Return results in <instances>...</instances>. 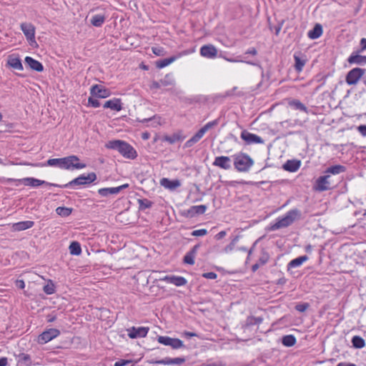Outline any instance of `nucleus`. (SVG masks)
Here are the masks:
<instances>
[{
  "label": "nucleus",
  "mask_w": 366,
  "mask_h": 366,
  "mask_svg": "<svg viewBox=\"0 0 366 366\" xmlns=\"http://www.w3.org/2000/svg\"><path fill=\"white\" fill-rule=\"evenodd\" d=\"M159 183L161 186L169 190H174L181 186L179 179L170 180L166 177L161 179Z\"/></svg>",
  "instance_id": "obj_23"
},
{
  "label": "nucleus",
  "mask_w": 366,
  "mask_h": 366,
  "mask_svg": "<svg viewBox=\"0 0 366 366\" xmlns=\"http://www.w3.org/2000/svg\"><path fill=\"white\" fill-rule=\"evenodd\" d=\"M16 285L17 287L22 290L25 287L24 281L23 280H17L16 281Z\"/></svg>",
  "instance_id": "obj_56"
},
{
  "label": "nucleus",
  "mask_w": 366,
  "mask_h": 366,
  "mask_svg": "<svg viewBox=\"0 0 366 366\" xmlns=\"http://www.w3.org/2000/svg\"><path fill=\"white\" fill-rule=\"evenodd\" d=\"M301 216V212L298 209H292L288 211L283 217L277 219L276 222L271 225V230L274 231L291 225Z\"/></svg>",
  "instance_id": "obj_2"
},
{
  "label": "nucleus",
  "mask_w": 366,
  "mask_h": 366,
  "mask_svg": "<svg viewBox=\"0 0 366 366\" xmlns=\"http://www.w3.org/2000/svg\"><path fill=\"white\" fill-rule=\"evenodd\" d=\"M25 63L32 69L39 72H41L44 70V66L42 64L33 59L31 56H26L25 57Z\"/></svg>",
  "instance_id": "obj_25"
},
{
  "label": "nucleus",
  "mask_w": 366,
  "mask_h": 366,
  "mask_svg": "<svg viewBox=\"0 0 366 366\" xmlns=\"http://www.w3.org/2000/svg\"><path fill=\"white\" fill-rule=\"evenodd\" d=\"M35 166L37 167H44V166H49V167H56L59 169H62V158H54V159H49L46 162V164H36Z\"/></svg>",
  "instance_id": "obj_32"
},
{
  "label": "nucleus",
  "mask_w": 366,
  "mask_h": 366,
  "mask_svg": "<svg viewBox=\"0 0 366 366\" xmlns=\"http://www.w3.org/2000/svg\"><path fill=\"white\" fill-rule=\"evenodd\" d=\"M294 59H295V70L297 72H300L302 70V69L305 64V60L302 59L300 57H299L298 56H296V55L294 56Z\"/></svg>",
  "instance_id": "obj_41"
},
{
  "label": "nucleus",
  "mask_w": 366,
  "mask_h": 366,
  "mask_svg": "<svg viewBox=\"0 0 366 366\" xmlns=\"http://www.w3.org/2000/svg\"><path fill=\"white\" fill-rule=\"evenodd\" d=\"M103 107L105 109H110L115 112H120L122 109V100L119 98H113L105 102Z\"/></svg>",
  "instance_id": "obj_21"
},
{
  "label": "nucleus",
  "mask_w": 366,
  "mask_h": 366,
  "mask_svg": "<svg viewBox=\"0 0 366 366\" xmlns=\"http://www.w3.org/2000/svg\"><path fill=\"white\" fill-rule=\"evenodd\" d=\"M202 277L206 279L214 280L217 277V274L215 272H209L204 273Z\"/></svg>",
  "instance_id": "obj_53"
},
{
  "label": "nucleus",
  "mask_w": 366,
  "mask_h": 366,
  "mask_svg": "<svg viewBox=\"0 0 366 366\" xmlns=\"http://www.w3.org/2000/svg\"><path fill=\"white\" fill-rule=\"evenodd\" d=\"M262 142L260 137L253 134V143H262Z\"/></svg>",
  "instance_id": "obj_58"
},
{
  "label": "nucleus",
  "mask_w": 366,
  "mask_h": 366,
  "mask_svg": "<svg viewBox=\"0 0 366 366\" xmlns=\"http://www.w3.org/2000/svg\"><path fill=\"white\" fill-rule=\"evenodd\" d=\"M199 245H195L193 248L188 252L184 257V263L193 265L194 264V258L197 252Z\"/></svg>",
  "instance_id": "obj_27"
},
{
  "label": "nucleus",
  "mask_w": 366,
  "mask_h": 366,
  "mask_svg": "<svg viewBox=\"0 0 366 366\" xmlns=\"http://www.w3.org/2000/svg\"><path fill=\"white\" fill-rule=\"evenodd\" d=\"M337 366H357V365L355 364L351 363V362H341L338 363Z\"/></svg>",
  "instance_id": "obj_59"
},
{
  "label": "nucleus",
  "mask_w": 366,
  "mask_h": 366,
  "mask_svg": "<svg viewBox=\"0 0 366 366\" xmlns=\"http://www.w3.org/2000/svg\"><path fill=\"white\" fill-rule=\"evenodd\" d=\"M330 175L326 174L317 179L314 185V189L318 192H324L331 188V184L329 181Z\"/></svg>",
  "instance_id": "obj_12"
},
{
  "label": "nucleus",
  "mask_w": 366,
  "mask_h": 366,
  "mask_svg": "<svg viewBox=\"0 0 366 366\" xmlns=\"http://www.w3.org/2000/svg\"><path fill=\"white\" fill-rule=\"evenodd\" d=\"M60 330L56 328H49L42 332L36 338L39 345H44L60 335Z\"/></svg>",
  "instance_id": "obj_6"
},
{
  "label": "nucleus",
  "mask_w": 366,
  "mask_h": 366,
  "mask_svg": "<svg viewBox=\"0 0 366 366\" xmlns=\"http://www.w3.org/2000/svg\"><path fill=\"white\" fill-rule=\"evenodd\" d=\"M207 234V230L206 229H199L194 230L192 232V235L194 237H202Z\"/></svg>",
  "instance_id": "obj_47"
},
{
  "label": "nucleus",
  "mask_w": 366,
  "mask_h": 366,
  "mask_svg": "<svg viewBox=\"0 0 366 366\" xmlns=\"http://www.w3.org/2000/svg\"><path fill=\"white\" fill-rule=\"evenodd\" d=\"M366 50V38H362L360 41V47L356 50L358 53H363Z\"/></svg>",
  "instance_id": "obj_48"
},
{
  "label": "nucleus",
  "mask_w": 366,
  "mask_h": 366,
  "mask_svg": "<svg viewBox=\"0 0 366 366\" xmlns=\"http://www.w3.org/2000/svg\"><path fill=\"white\" fill-rule=\"evenodd\" d=\"M233 157L234 167L238 171L244 172L249 169L252 164L249 156L244 153H238L234 155Z\"/></svg>",
  "instance_id": "obj_5"
},
{
  "label": "nucleus",
  "mask_w": 366,
  "mask_h": 366,
  "mask_svg": "<svg viewBox=\"0 0 366 366\" xmlns=\"http://www.w3.org/2000/svg\"><path fill=\"white\" fill-rule=\"evenodd\" d=\"M241 137L244 140L247 141L248 143H250L252 142V134L247 131H243L242 132Z\"/></svg>",
  "instance_id": "obj_51"
},
{
  "label": "nucleus",
  "mask_w": 366,
  "mask_h": 366,
  "mask_svg": "<svg viewBox=\"0 0 366 366\" xmlns=\"http://www.w3.org/2000/svg\"><path fill=\"white\" fill-rule=\"evenodd\" d=\"M200 54L207 59H214L217 56V49L212 44L203 45L200 48Z\"/></svg>",
  "instance_id": "obj_16"
},
{
  "label": "nucleus",
  "mask_w": 366,
  "mask_h": 366,
  "mask_svg": "<svg viewBox=\"0 0 366 366\" xmlns=\"http://www.w3.org/2000/svg\"><path fill=\"white\" fill-rule=\"evenodd\" d=\"M128 337L131 339L142 338L147 337L149 331V327H132L127 330Z\"/></svg>",
  "instance_id": "obj_11"
},
{
  "label": "nucleus",
  "mask_w": 366,
  "mask_h": 366,
  "mask_svg": "<svg viewBox=\"0 0 366 366\" xmlns=\"http://www.w3.org/2000/svg\"><path fill=\"white\" fill-rule=\"evenodd\" d=\"M19 362L24 364L25 366L31 365V359L29 355L21 353L19 355Z\"/></svg>",
  "instance_id": "obj_40"
},
{
  "label": "nucleus",
  "mask_w": 366,
  "mask_h": 366,
  "mask_svg": "<svg viewBox=\"0 0 366 366\" xmlns=\"http://www.w3.org/2000/svg\"><path fill=\"white\" fill-rule=\"evenodd\" d=\"M226 235V232L224 231H221L219 232V233H217L216 235H215V238L217 239H222L223 237H224Z\"/></svg>",
  "instance_id": "obj_57"
},
{
  "label": "nucleus",
  "mask_w": 366,
  "mask_h": 366,
  "mask_svg": "<svg viewBox=\"0 0 366 366\" xmlns=\"http://www.w3.org/2000/svg\"><path fill=\"white\" fill-rule=\"evenodd\" d=\"M361 54L362 53H358L357 51H352L347 59V62L351 65H366V56L361 55Z\"/></svg>",
  "instance_id": "obj_18"
},
{
  "label": "nucleus",
  "mask_w": 366,
  "mask_h": 366,
  "mask_svg": "<svg viewBox=\"0 0 366 366\" xmlns=\"http://www.w3.org/2000/svg\"><path fill=\"white\" fill-rule=\"evenodd\" d=\"M44 292L47 295H52L55 292V286L51 280H49L48 283L44 287Z\"/></svg>",
  "instance_id": "obj_43"
},
{
  "label": "nucleus",
  "mask_w": 366,
  "mask_h": 366,
  "mask_svg": "<svg viewBox=\"0 0 366 366\" xmlns=\"http://www.w3.org/2000/svg\"><path fill=\"white\" fill-rule=\"evenodd\" d=\"M152 87L158 89V88H159V84L157 81H154L152 84Z\"/></svg>",
  "instance_id": "obj_63"
},
{
  "label": "nucleus",
  "mask_w": 366,
  "mask_h": 366,
  "mask_svg": "<svg viewBox=\"0 0 366 366\" xmlns=\"http://www.w3.org/2000/svg\"><path fill=\"white\" fill-rule=\"evenodd\" d=\"M90 94L94 97L104 99L111 95V92L102 85L94 84L90 88Z\"/></svg>",
  "instance_id": "obj_14"
},
{
  "label": "nucleus",
  "mask_w": 366,
  "mask_h": 366,
  "mask_svg": "<svg viewBox=\"0 0 366 366\" xmlns=\"http://www.w3.org/2000/svg\"><path fill=\"white\" fill-rule=\"evenodd\" d=\"M34 225L33 221H22L12 224V229L14 231H23L29 228H31Z\"/></svg>",
  "instance_id": "obj_26"
},
{
  "label": "nucleus",
  "mask_w": 366,
  "mask_h": 366,
  "mask_svg": "<svg viewBox=\"0 0 366 366\" xmlns=\"http://www.w3.org/2000/svg\"><path fill=\"white\" fill-rule=\"evenodd\" d=\"M184 139L185 137L184 136L182 131L176 132L171 135H164L162 137V140L164 142H167L171 144L182 142Z\"/></svg>",
  "instance_id": "obj_20"
},
{
  "label": "nucleus",
  "mask_w": 366,
  "mask_h": 366,
  "mask_svg": "<svg viewBox=\"0 0 366 366\" xmlns=\"http://www.w3.org/2000/svg\"><path fill=\"white\" fill-rule=\"evenodd\" d=\"M138 202H139L140 207L144 209L149 208L152 207V202L147 199H139Z\"/></svg>",
  "instance_id": "obj_46"
},
{
  "label": "nucleus",
  "mask_w": 366,
  "mask_h": 366,
  "mask_svg": "<svg viewBox=\"0 0 366 366\" xmlns=\"http://www.w3.org/2000/svg\"><path fill=\"white\" fill-rule=\"evenodd\" d=\"M184 335L185 337H197V335L194 332H187V331H185L184 332Z\"/></svg>",
  "instance_id": "obj_60"
},
{
  "label": "nucleus",
  "mask_w": 366,
  "mask_h": 366,
  "mask_svg": "<svg viewBox=\"0 0 366 366\" xmlns=\"http://www.w3.org/2000/svg\"><path fill=\"white\" fill-rule=\"evenodd\" d=\"M281 28H282V24H280V25H278L277 26L275 27V34H276V35H277L279 34V32L281 30Z\"/></svg>",
  "instance_id": "obj_62"
},
{
  "label": "nucleus",
  "mask_w": 366,
  "mask_h": 366,
  "mask_svg": "<svg viewBox=\"0 0 366 366\" xmlns=\"http://www.w3.org/2000/svg\"><path fill=\"white\" fill-rule=\"evenodd\" d=\"M86 167L85 163L80 162L79 158L76 155L62 157V169L74 170L81 169Z\"/></svg>",
  "instance_id": "obj_3"
},
{
  "label": "nucleus",
  "mask_w": 366,
  "mask_h": 366,
  "mask_svg": "<svg viewBox=\"0 0 366 366\" xmlns=\"http://www.w3.org/2000/svg\"><path fill=\"white\" fill-rule=\"evenodd\" d=\"M352 346L357 349H361L365 347V340L360 336L355 335L352 338Z\"/></svg>",
  "instance_id": "obj_38"
},
{
  "label": "nucleus",
  "mask_w": 366,
  "mask_h": 366,
  "mask_svg": "<svg viewBox=\"0 0 366 366\" xmlns=\"http://www.w3.org/2000/svg\"><path fill=\"white\" fill-rule=\"evenodd\" d=\"M97 179V175L94 172H91L86 175L81 174L78 177L74 179L69 183L64 185V187H72L74 185H84L90 184Z\"/></svg>",
  "instance_id": "obj_7"
},
{
  "label": "nucleus",
  "mask_w": 366,
  "mask_h": 366,
  "mask_svg": "<svg viewBox=\"0 0 366 366\" xmlns=\"http://www.w3.org/2000/svg\"><path fill=\"white\" fill-rule=\"evenodd\" d=\"M345 171H346V167L345 166L340 165V164H336V165H333V166H331V167L327 168L325 173L327 174H331L337 175L340 173H343Z\"/></svg>",
  "instance_id": "obj_31"
},
{
  "label": "nucleus",
  "mask_w": 366,
  "mask_h": 366,
  "mask_svg": "<svg viewBox=\"0 0 366 366\" xmlns=\"http://www.w3.org/2000/svg\"><path fill=\"white\" fill-rule=\"evenodd\" d=\"M167 283L172 284L177 287L184 286L187 283V280L181 276L167 275L160 279Z\"/></svg>",
  "instance_id": "obj_17"
},
{
  "label": "nucleus",
  "mask_w": 366,
  "mask_h": 366,
  "mask_svg": "<svg viewBox=\"0 0 366 366\" xmlns=\"http://www.w3.org/2000/svg\"><path fill=\"white\" fill-rule=\"evenodd\" d=\"M133 362V360H123V359H121L118 361H117L114 366H126L130 363H132Z\"/></svg>",
  "instance_id": "obj_49"
},
{
  "label": "nucleus",
  "mask_w": 366,
  "mask_h": 366,
  "mask_svg": "<svg viewBox=\"0 0 366 366\" xmlns=\"http://www.w3.org/2000/svg\"><path fill=\"white\" fill-rule=\"evenodd\" d=\"M7 66L18 70V71H22L24 69L23 65L21 64V59L19 56L11 54L8 56L7 59Z\"/></svg>",
  "instance_id": "obj_22"
},
{
  "label": "nucleus",
  "mask_w": 366,
  "mask_h": 366,
  "mask_svg": "<svg viewBox=\"0 0 366 366\" xmlns=\"http://www.w3.org/2000/svg\"><path fill=\"white\" fill-rule=\"evenodd\" d=\"M129 187V184H124L115 187H104L98 189V194L101 197H108L119 194L122 190Z\"/></svg>",
  "instance_id": "obj_13"
},
{
  "label": "nucleus",
  "mask_w": 366,
  "mask_h": 366,
  "mask_svg": "<svg viewBox=\"0 0 366 366\" xmlns=\"http://www.w3.org/2000/svg\"><path fill=\"white\" fill-rule=\"evenodd\" d=\"M312 245L311 244H308V245H307L305 247V251L307 252H310L312 251Z\"/></svg>",
  "instance_id": "obj_64"
},
{
  "label": "nucleus",
  "mask_w": 366,
  "mask_h": 366,
  "mask_svg": "<svg viewBox=\"0 0 366 366\" xmlns=\"http://www.w3.org/2000/svg\"><path fill=\"white\" fill-rule=\"evenodd\" d=\"M152 50L153 54L157 56H164L166 54L164 48L162 46H153Z\"/></svg>",
  "instance_id": "obj_44"
},
{
  "label": "nucleus",
  "mask_w": 366,
  "mask_h": 366,
  "mask_svg": "<svg viewBox=\"0 0 366 366\" xmlns=\"http://www.w3.org/2000/svg\"><path fill=\"white\" fill-rule=\"evenodd\" d=\"M218 124L217 120H213L207 122L204 127H202L192 138L187 140L185 143L186 147H190L195 143L198 142L205 134V133Z\"/></svg>",
  "instance_id": "obj_4"
},
{
  "label": "nucleus",
  "mask_w": 366,
  "mask_h": 366,
  "mask_svg": "<svg viewBox=\"0 0 366 366\" xmlns=\"http://www.w3.org/2000/svg\"><path fill=\"white\" fill-rule=\"evenodd\" d=\"M207 210V207L204 204L195 205L189 207L188 209L184 210L182 214L189 218L194 217L198 214H204Z\"/></svg>",
  "instance_id": "obj_15"
},
{
  "label": "nucleus",
  "mask_w": 366,
  "mask_h": 366,
  "mask_svg": "<svg viewBox=\"0 0 366 366\" xmlns=\"http://www.w3.org/2000/svg\"><path fill=\"white\" fill-rule=\"evenodd\" d=\"M106 148L117 150L124 158L134 159L137 157L136 149L129 143L119 140H110L105 144Z\"/></svg>",
  "instance_id": "obj_1"
},
{
  "label": "nucleus",
  "mask_w": 366,
  "mask_h": 366,
  "mask_svg": "<svg viewBox=\"0 0 366 366\" xmlns=\"http://www.w3.org/2000/svg\"><path fill=\"white\" fill-rule=\"evenodd\" d=\"M157 342L166 346H170L172 349L177 350L184 347L183 342L178 338H172L168 336H158Z\"/></svg>",
  "instance_id": "obj_10"
},
{
  "label": "nucleus",
  "mask_w": 366,
  "mask_h": 366,
  "mask_svg": "<svg viewBox=\"0 0 366 366\" xmlns=\"http://www.w3.org/2000/svg\"><path fill=\"white\" fill-rule=\"evenodd\" d=\"M357 130L363 137H366V125H360Z\"/></svg>",
  "instance_id": "obj_55"
},
{
  "label": "nucleus",
  "mask_w": 366,
  "mask_h": 366,
  "mask_svg": "<svg viewBox=\"0 0 366 366\" xmlns=\"http://www.w3.org/2000/svg\"><path fill=\"white\" fill-rule=\"evenodd\" d=\"M56 213L61 217H68L71 214L72 209L64 207H58L56 209Z\"/></svg>",
  "instance_id": "obj_42"
},
{
  "label": "nucleus",
  "mask_w": 366,
  "mask_h": 366,
  "mask_svg": "<svg viewBox=\"0 0 366 366\" xmlns=\"http://www.w3.org/2000/svg\"><path fill=\"white\" fill-rule=\"evenodd\" d=\"M23 183L26 186L36 187L41 185H43L44 184H48L45 181L40 180L38 179H35L33 177H26L22 179Z\"/></svg>",
  "instance_id": "obj_30"
},
{
  "label": "nucleus",
  "mask_w": 366,
  "mask_h": 366,
  "mask_svg": "<svg viewBox=\"0 0 366 366\" xmlns=\"http://www.w3.org/2000/svg\"><path fill=\"white\" fill-rule=\"evenodd\" d=\"M21 30L24 33L26 40L31 45L36 43V28L31 23L24 22L20 25Z\"/></svg>",
  "instance_id": "obj_9"
},
{
  "label": "nucleus",
  "mask_w": 366,
  "mask_h": 366,
  "mask_svg": "<svg viewBox=\"0 0 366 366\" xmlns=\"http://www.w3.org/2000/svg\"><path fill=\"white\" fill-rule=\"evenodd\" d=\"M185 362V359L184 357H176L172 358V365H180Z\"/></svg>",
  "instance_id": "obj_54"
},
{
  "label": "nucleus",
  "mask_w": 366,
  "mask_h": 366,
  "mask_svg": "<svg viewBox=\"0 0 366 366\" xmlns=\"http://www.w3.org/2000/svg\"><path fill=\"white\" fill-rule=\"evenodd\" d=\"M288 104L296 110H300L308 114L307 108L298 99H292L288 102Z\"/></svg>",
  "instance_id": "obj_34"
},
{
  "label": "nucleus",
  "mask_w": 366,
  "mask_h": 366,
  "mask_svg": "<svg viewBox=\"0 0 366 366\" xmlns=\"http://www.w3.org/2000/svg\"><path fill=\"white\" fill-rule=\"evenodd\" d=\"M309 257L307 255L298 257L294 259H292L287 264V271H290L292 268H295L301 266L305 262L307 261Z\"/></svg>",
  "instance_id": "obj_28"
},
{
  "label": "nucleus",
  "mask_w": 366,
  "mask_h": 366,
  "mask_svg": "<svg viewBox=\"0 0 366 366\" xmlns=\"http://www.w3.org/2000/svg\"><path fill=\"white\" fill-rule=\"evenodd\" d=\"M177 59V56H171L157 61L156 66L159 69L164 68Z\"/></svg>",
  "instance_id": "obj_36"
},
{
  "label": "nucleus",
  "mask_w": 366,
  "mask_h": 366,
  "mask_svg": "<svg viewBox=\"0 0 366 366\" xmlns=\"http://www.w3.org/2000/svg\"><path fill=\"white\" fill-rule=\"evenodd\" d=\"M106 16L104 14H95L92 17L90 22L94 26L100 27L104 24Z\"/></svg>",
  "instance_id": "obj_33"
},
{
  "label": "nucleus",
  "mask_w": 366,
  "mask_h": 366,
  "mask_svg": "<svg viewBox=\"0 0 366 366\" xmlns=\"http://www.w3.org/2000/svg\"><path fill=\"white\" fill-rule=\"evenodd\" d=\"M301 166V161L298 159H289L282 166L285 171L290 172H297Z\"/></svg>",
  "instance_id": "obj_24"
},
{
  "label": "nucleus",
  "mask_w": 366,
  "mask_h": 366,
  "mask_svg": "<svg viewBox=\"0 0 366 366\" xmlns=\"http://www.w3.org/2000/svg\"><path fill=\"white\" fill-rule=\"evenodd\" d=\"M69 249L72 255H79L81 253V245L78 242H72L69 247Z\"/></svg>",
  "instance_id": "obj_37"
},
{
  "label": "nucleus",
  "mask_w": 366,
  "mask_h": 366,
  "mask_svg": "<svg viewBox=\"0 0 366 366\" xmlns=\"http://www.w3.org/2000/svg\"><path fill=\"white\" fill-rule=\"evenodd\" d=\"M269 259V254L263 253L259 259V262L253 264V272H254L261 265L264 264Z\"/></svg>",
  "instance_id": "obj_39"
},
{
  "label": "nucleus",
  "mask_w": 366,
  "mask_h": 366,
  "mask_svg": "<svg viewBox=\"0 0 366 366\" xmlns=\"http://www.w3.org/2000/svg\"><path fill=\"white\" fill-rule=\"evenodd\" d=\"M365 69L356 67L351 69L346 75L345 81L348 85H355L364 76Z\"/></svg>",
  "instance_id": "obj_8"
},
{
  "label": "nucleus",
  "mask_w": 366,
  "mask_h": 366,
  "mask_svg": "<svg viewBox=\"0 0 366 366\" xmlns=\"http://www.w3.org/2000/svg\"><path fill=\"white\" fill-rule=\"evenodd\" d=\"M88 104H89V105H90L91 107H92L94 108H97L100 106L99 102L97 99H94L92 97H89Z\"/></svg>",
  "instance_id": "obj_52"
},
{
  "label": "nucleus",
  "mask_w": 366,
  "mask_h": 366,
  "mask_svg": "<svg viewBox=\"0 0 366 366\" xmlns=\"http://www.w3.org/2000/svg\"><path fill=\"white\" fill-rule=\"evenodd\" d=\"M212 164L224 169H229L231 167V159L226 156L217 157Z\"/></svg>",
  "instance_id": "obj_19"
},
{
  "label": "nucleus",
  "mask_w": 366,
  "mask_h": 366,
  "mask_svg": "<svg viewBox=\"0 0 366 366\" xmlns=\"http://www.w3.org/2000/svg\"><path fill=\"white\" fill-rule=\"evenodd\" d=\"M308 307H309L308 303H301V304H298L295 306V309L298 312H303L306 311Z\"/></svg>",
  "instance_id": "obj_50"
},
{
  "label": "nucleus",
  "mask_w": 366,
  "mask_h": 366,
  "mask_svg": "<svg viewBox=\"0 0 366 366\" xmlns=\"http://www.w3.org/2000/svg\"><path fill=\"white\" fill-rule=\"evenodd\" d=\"M151 362L153 364H157V365H172V358L166 357L163 360L152 361Z\"/></svg>",
  "instance_id": "obj_45"
},
{
  "label": "nucleus",
  "mask_w": 366,
  "mask_h": 366,
  "mask_svg": "<svg viewBox=\"0 0 366 366\" xmlns=\"http://www.w3.org/2000/svg\"><path fill=\"white\" fill-rule=\"evenodd\" d=\"M8 363L6 357L0 358V366H6Z\"/></svg>",
  "instance_id": "obj_61"
},
{
  "label": "nucleus",
  "mask_w": 366,
  "mask_h": 366,
  "mask_svg": "<svg viewBox=\"0 0 366 366\" xmlns=\"http://www.w3.org/2000/svg\"><path fill=\"white\" fill-rule=\"evenodd\" d=\"M296 342V337L293 335H287L282 337V343L285 347H292Z\"/></svg>",
  "instance_id": "obj_35"
},
{
  "label": "nucleus",
  "mask_w": 366,
  "mask_h": 366,
  "mask_svg": "<svg viewBox=\"0 0 366 366\" xmlns=\"http://www.w3.org/2000/svg\"><path fill=\"white\" fill-rule=\"evenodd\" d=\"M322 26L320 24H316L312 30L307 33V36L311 39H317L322 34Z\"/></svg>",
  "instance_id": "obj_29"
}]
</instances>
